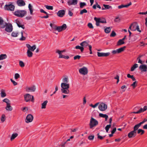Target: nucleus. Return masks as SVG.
<instances>
[{"label":"nucleus","instance_id":"obj_1","mask_svg":"<svg viewBox=\"0 0 147 147\" xmlns=\"http://www.w3.org/2000/svg\"><path fill=\"white\" fill-rule=\"evenodd\" d=\"M139 127L136 125L134 127V130L131 131L128 134V136L129 138L135 137L137 134V131Z\"/></svg>","mask_w":147,"mask_h":147},{"label":"nucleus","instance_id":"obj_2","mask_svg":"<svg viewBox=\"0 0 147 147\" xmlns=\"http://www.w3.org/2000/svg\"><path fill=\"white\" fill-rule=\"evenodd\" d=\"M5 27V30L8 32H11L13 30V26L12 24L10 23H6L4 25H3L1 28H4Z\"/></svg>","mask_w":147,"mask_h":147},{"label":"nucleus","instance_id":"obj_3","mask_svg":"<svg viewBox=\"0 0 147 147\" xmlns=\"http://www.w3.org/2000/svg\"><path fill=\"white\" fill-rule=\"evenodd\" d=\"M27 12L24 10H18L16 11L14 13V14L18 17L22 18L26 15Z\"/></svg>","mask_w":147,"mask_h":147},{"label":"nucleus","instance_id":"obj_4","mask_svg":"<svg viewBox=\"0 0 147 147\" xmlns=\"http://www.w3.org/2000/svg\"><path fill=\"white\" fill-rule=\"evenodd\" d=\"M4 9L6 10L13 11L15 9V6L12 4V3L10 2L8 4H6L4 7Z\"/></svg>","mask_w":147,"mask_h":147},{"label":"nucleus","instance_id":"obj_5","mask_svg":"<svg viewBox=\"0 0 147 147\" xmlns=\"http://www.w3.org/2000/svg\"><path fill=\"white\" fill-rule=\"evenodd\" d=\"M98 122L97 120L92 117L91 118L89 123L90 128L92 129L93 127H95L98 125Z\"/></svg>","mask_w":147,"mask_h":147},{"label":"nucleus","instance_id":"obj_6","mask_svg":"<svg viewBox=\"0 0 147 147\" xmlns=\"http://www.w3.org/2000/svg\"><path fill=\"white\" fill-rule=\"evenodd\" d=\"M94 20L96 22V25L97 26H100V23H106V20L104 18H100L95 17Z\"/></svg>","mask_w":147,"mask_h":147},{"label":"nucleus","instance_id":"obj_7","mask_svg":"<svg viewBox=\"0 0 147 147\" xmlns=\"http://www.w3.org/2000/svg\"><path fill=\"white\" fill-rule=\"evenodd\" d=\"M132 31H135L137 30L140 32H141V30H140L139 26L137 22H135L132 23Z\"/></svg>","mask_w":147,"mask_h":147},{"label":"nucleus","instance_id":"obj_8","mask_svg":"<svg viewBox=\"0 0 147 147\" xmlns=\"http://www.w3.org/2000/svg\"><path fill=\"white\" fill-rule=\"evenodd\" d=\"M79 71L80 74L83 75H86L88 74V69L87 67L84 66L80 68L79 70Z\"/></svg>","mask_w":147,"mask_h":147},{"label":"nucleus","instance_id":"obj_9","mask_svg":"<svg viewBox=\"0 0 147 147\" xmlns=\"http://www.w3.org/2000/svg\"><path fill=\"white\" fill-rule=\"evenodd\" d=\"M107 108V106L106 104L102 103L99 105L98 106V109L101 111H105Z\"/></svg>","mask_w":147,"mask_h":147},{"label":"nucleus","instance_id":"obj_10","mask_svg":"<svg viewBox=\"0 0 147 147\" xmlns=\"http://www.w3.org/2000/svg\"><path fill=\"white\" fill-rule=\"evenodd\" d=\"M33 119V116L31 114H29L26 116V122L28 123L31 122L32 121Z\"/></svg>","mask_w":147,"mask_h":147},{"label":"nucleus","instance_id":"obj_11","mask_svg":"<svg viewBox=\"0 0 147 147\" xmlns=\"http://www.w3.org/2000/svg\"><path fill=\"white\" fill-rule=\"evenodd\" d=\"M66 28V25L65 24H64L61 26H57L56 30L58 32H60L62 30H65Z\"/></svg>","mask_w":147,"mask_h":147},{"label":"nucleus","instance_id":"obj_12","mask_svg":"<svg viewBox=\"0 0 147 147\" xmlns=\"http://www.w3.org/2000/svg\"><path fill=\"white\" fill-rule=\"evenodd\" d=\"M26 46L28 48V50H29L32 51H33L36 48V46L34 45L32 46H31L29 44H26Z\"/></svg>","mask_w":147,"mask_h":147},{"label":"nucleus","instance_id":"obj_13","mask_svg":"<svg viewBox=\"0 0 147 147\" xmlns=\"http://www.w3.org/2000/svg\"><path fill=\"white\" fill-rule=\"evenodd\" d=\"M139 69L142 72H146L147 71V66L145 64L141 65L140 66Z\"/></svg>","mask_w":147,"mask_h":147},{"label":"nucleus","instance_id":"obj_14","mask_svg":"<svg viewBox=\"0 0 147 147\" xmlns=\"http://www.w3.org/2000/svg\"><path fill=\"white\" fill-rule=\"evenodd\" d=\"M78 2L77 0H69L67 3L69 6H70L71 5H76L77 4Z\"/></svg>","mask_w":147,"mask_h":147},{"label":"nucleus","instance_id":"obj_15","mask_svg":"<svg viewBox=\"0 0 147 147\" xmlns=\"http://www.w3.org/2000/svg\"><path fill=\"white\" fill-rule=\"evenodd\" d=\"M110 54V53L109 52L106 53L97 52V55L99 57H107L109 56Z\"/></svg>","mask_w":147,"mask_h":147},{"label":"nucleus","instance_id":"obj_16","mask_svg":"<svg viewBox=\"0 0 147 147\" xmlns=\"http://www.w3.org/2000/svg\"><path fill=\"white\" fill-rule=\"evenodd\" d=\"M26 89L27 92H34L36 90V87L33 86L30 87H26Z\"/></svg>","mask_w":147,"mask_h":147},{"label":"nucleus","instance_id":"obj_17","mask_svg":"<svg viewBox=\"0 0 147 147\" xmlns=\"http://www.w3.org/2000/svg\"><path fill=\"white\" fill-rule=\"evenodd\" d=\"M61 87L62 88L69 89V84L67 83H62L61 84Z\"/></svg>","mask_w":147,"mask_h":147},{"label":"nucleus","instance_id":"obj_18","mask_svg":"<svg viewBox=\"0 0 147 147\" xmlns=\"http://www.w3.org/2000/svg\"><path fill=\"white\" fill-rule=\"evenodd\" d=\"M65 11L63 10H62L59 11L57 13V15L60 17H62L65 15Z\"/></svg>","mask_w":147,"mask_h":147},{"label":"nucleus","instance_id":"obj_19","mask_svg":"<svg viewBox=\"0 0 147 147\" xmlns=\"http://www.w3.org/2000/svg\"><path fill=\"white\" fill-rule=\"evenodd\" d=\"M89 41H85L82 42L80 44V45L83 47L84 48L86 47L87 46H88L89 45Z\"/></svg>","mask_w":147,"mask_h":147},{"label":"nucleus","instance_id":"obj_20","mask_svg":"<svg viewBox=\"0 0 147 147\" xmlns=\"http://www.w3.org/2000/svg\"><path fill=\"white\" fill-rule=\"evenodd\" d=\"M17 3L18 5L20 6H22L25 5V3L23 0H18Z\"/></svg>","mask_w":147,"mask_h":147},{"label":"nucleus","instance_id":"obj_21","mask_svg":"<svg viewBox=\"0 0 147 147\" xmlns=\"http://www.w3.org/2000/svg\"><path fill=\"white\" fill-rule=\"evenodd\" d=\"M31 96L29 94H27L24 96L25 101L27 102L30 101L31 99Z\"/></svg>","mask_w":147,"mask_h":147},{"label":"nucleus","instance_id":"obj_22","mask_svg":"<svg viewBox=\"0 0 147 147\" xmlns=\"http://www.w3.org/2000/svg\"><path fill=\"white\" fill-rule=\"evenodd\" d=\"M19 28H21L23 29L25 28V26L24 25L22 24L18 20H15Z\"/></svg>","mask_w":147,"mask_h":147},{"label":"nucleus","instance_id":"obj_23","mask_svg":"<svg viewBox=\"0 0 147 147\" xmlns=\"http://www.w3.org/2000/svg\"><path fill=\"white\" fill-rule=\"evenodd\" d=\"M99 116L101 117L105 118V121H106L108 118V116L106 114H104L101 113H100Z\"/></svg>","mask_w":147,"mask_h":147},{"label":"nucleus","instance_id":"obj_24","mask_svg":"<svg viewBox=\"0 0 147 147\" xmlns=\"http://www.w3.org/2000/svg\"><path fill=\"white\" fill-rule=\"evenodd\" d=\"M10 103L7 104L6 107H5L7 111H11L12 110L13 108L10 105Z\"/></svg>","mask_w":147,"mask_h":147},{"label":"nucleus","instance_id":"obj_25","mask_svg":"<svg viewBox=\"0 0 147 147\" xmlns=\"http://www.w3.org/2000/svg\"><path fill=\"white\" fill-rule=\"evenodd\" d=\"M61 91L62 93L65 94H68L69 92V91L68 89H65L61 88Z\"/></svg>","mask_w":147,"mask_h":147},{"label":"nucleus","instance_id":"obj_26","mask_svg":"<svg viewBox=\"0 0 147 147\" xmlns=\"http://www.w3.org/2000/svg\"><path fill=\"white\" fill-rule=\"evenodd\" d=\"M7 56L6 54H2L0 55V60L7 58Z\"/></svg>","mask_w":147,"mask_h":147},{"label":"nucleus","instance_id":"obj_27","mask_svg":"<svg viewBox=\"0 0 147 147\" xmlns=\"http://www.w3.org/2000/svg\"><path fill=\"white\" fill-rule=\"evenodd\" d=\"M1 96L2 98H4L6 96V94L4 90L2 89L1 90V92L0 93Z\"/></svg>","mask_w":147,"mask_h":147},{"label":"nucleus","instance_id":"obj_28","mask_svg":"<svg viewBox=\"0 0 147 147\" xmlns=\"http://www.w3.org/2000/svg\"><path fill=\"white\" fill-rule=\"evenodd\" d=\"M126 48L125 46H124L123 47H121L119 49H117V52L118 53H119L123 51Z\"/></svg>","mask_w":147,"mask_h":147},{"label":"nucleus","instance_id":"obj_29","mask_svg":"<svg viewBox=\"0 0 147 147\" xmlns=\"http://www.w3.org/2000/svg\"><path fill=\"white\" fill-rule=\"evenodd\" d=\"M146 121H147V119H144L142 121L140 122L139 123L136 124V125L139 128L142 124H143Z\"/></svg>","mask_w":147,"mask_h":147},{"label":"nucleus","instance_id":"obj_30","mask_svg":"<svg viewBox=\"0 0 147 147\" xmlns=\"http://www.w3.org/2000/svg\"><path fill=\"white\" fill-rule=\"evenodd\" d=\"M137 130V133L138 134H140L141 135H142L145 132V131L141 129H138Z\"/></svg>","mask_w":147,"mask_h":147},{"label":"nucleus","instance_id":"obj_31","mask_svg":"<svg viewBox=\"0 0 147 147\" xmlns=\"http://www.w3.org/2000/svg\"><path fill=\"white\" fill-rule=\"evenodd\" d=\"M6 23V22H4L2 18L0 17V25H1V28L2 26H3V25H4L5 23Z\"/></svg>","mask_w":147,"mask_h":147},{"label":"nucleus","instance_id":"obj_32","mask_svg":"<svg viewBox=\"0 0 147 147\" xmlns=\"http://www.w3.org/2000/svg\"><path fill=\"white\" fill-rule=\"evenodd\" d=\"M125 43L122 40L120 39L118 41L117 43V46H119L122 45L124 44Z\"/></svg>","mask_w":147,"mask_h":147},{"label":"nucleus","instance_id":"obj_33","mask_svg":"<svg viewBox=\"0 0 147 147\" xmlns=\"http://www.w3.org/2000/svg\"><path fill=\"white\" fill-rule=\"evenodd\" d=\"M28 8L30 11V14L31 15H32L33 14V9H32L33 7L30 4H29L28 5Z\"/></svg>","mask_w":147,"mask_h":147},{"label":"nucleus","instance_id":"obj_34","mask_svg":"<svg viewBox=\"0 0 147 147\" xmlns=\"http://www.w3.org/2000/svg\"><path fill=\"white\" fill-rule=\"evenodd\" d=\"M27 54L28 56L29 57H32L33 55V53L32 52V51H31L29 50H27Z\"/></svg>","mask_w":147,"mask_h":147},{"label":"nucleus","instance_id":"obj_35","mask_svg":"<svg viewBox=\"0 0 147 147\" xmlns=\"http://www.w3.org/2000/svg\"><path fill=\"white\" fill-rule=\"evenodd\" d=\"M18 136V134L17 133H14L13 134L11 137V140L12 141L13 140H14L16 137Z\"/></svg>","mask_w":147,"mask_h":147},{"label":"nucleus","instance_id":"obj_36","mask_svg":"<svg viewBox=\"0 0 147 147\" xmlns=\"http://www.w3.org/2000/svg\"><path fill=\"white\" fill-rule=\"evenodd\" d=\"M48 102V101L47 100H46L43 103H42V107L41 108L42 109H45L46 107V106L47 105V103Z\"/></svg>","mask_w":147,"mask_h":147},{"label":"nucleus","instance_id":"obj_37","mask_svg":"<svg viewBox=\"0 0 147 147\" xmlns=\"http://www.w3.org/2000/svg\"><path fill=\"white\" fill-rule=\"evenodd\" d=\"M111 29V28L110 27H107L105 29V32L106 33H109L110 32Z\"/></svg>","mask_w":147,"mask_h":147},{"label":"nucleus","instance_id":"obj_38","mask_svg":"<svg viewBox=\"0 0 147 147\" xmlns=\"http://www.w3.org/2000/svg\"><path fill=\"white\" fill-rule=\"evenodd\" d=\"M138 67V65L137 64H135L131 68V71H134L135 69Z\"/></svg>","mask_w":147,"mask_h":147},{"label":"nucleus","instance_id":"obj_39","mask_svg":"<svg viewBox=\"0 0 147 147\" xmlns=\"http://www.w3.org/2000/svg\"><path fill=\"white\" fill-rule=\"evenodd\" d=\"M75 48L76 49H80L81 50V51L82 52L84 50V48L83 47H82V46H76L75 47Z\"/></svg>","mask_w":147,"mask_h":147},{"label":"nucleus","instance_id":"obj_40","mask_svg":"<svg viewBox=\"0 0 147 147\" xmlns=\"http://www.w3.org/2000/svg\"><path fill=\"white\" fill-rule=\"evenodd\" d=\"M63 83H67L69 82V79L67 77H65L62 79Z\"/></svg>","mask_w":147,"mask_h":147},{"label":"nucleus","instance_id":"obj_41","mask_svg":"<svg viewBox=\"0 0 147 147\" xmlns=\"http://www.w3.org/2000/svg\"><path fill=\"white\" fill-rule=\"evenodd\" d=\"M144 111L143 110V109L142 108H141L137 112H134L132 113L135 114H138L140 113L143 112Z\"/></svg>","mask_w":147,"mask_h":147},{"label":"nucleus","instance_id":"obj_42","mask_svg":"<svg viewBox=\"0 0 147 147\" xmlns=\"http://www.w3.org/2000/svg\"><path fill=\"white\" fill-rule=\"evenodd\" d=\"M86 5V3L85 2H81L80 3V7L81 8H82Z\"/></svg>","mask_w":147,"mask_h":147},{"label":"nucleus","instance_id":"obj_43","mask_svg":"<svg viewBox=\"0 0 147 147\" xmlns=\"http://www.w3.org/2000/svg\"><path fill=\"white\" fill-rule=\"evenodd\" d=\"M87 11L85 9H84L80 11V14L82 15L84 13H87Z\"/></svg>","mask_w":147,"mask_h":147},{"label":"nucleus","instance_id":"obj_44","mask_svg":"<svg viewBox=\"0 0 147 147\" xmlns=\"http://www.w3.org/2000/svg\"><path fill=\"white\" fill-rule=\"evenodd\" d=\"M18 33L16 32H13L11 33L12 36L14 37H16L18 36Z\"/></svg>","mask_w":147,"mask_h":147},{"label":"nucleus","instance_id":"obj_45","mask_svg":"<svg viewBox=\"0 0 147 147\" xmlns=\"http://www.w3.org/2000/svg\"><path fill=\"white\" fill-rule=\"evenodd\" d=\"M45 7L48 9L51 10L53 9V7L52 6L45 5Z\"/></svg>","mask_w":147,"mask_h":147},{"label":"nucleus","instance_id":"obj_46","mask_svg":"<svg viewBox=\"0 0 147 147\" xmlns=\"http://www.w3.org/2000/svg\"><path fill=\"white\" fill-rule=\"evenodd\" d=\"M103 6L106 9H109L110 8H112V7L109 5L103 4Z\"/></svg>","mask_w":147,"mask_h":147},{"label":"nucleus","instance_id":"obj_47","mask_svg":"<svg viewBox=\"0 0 147 147\" xmlns=\"http://www.w3.org/2000/svg\"><path fill=\"white\" fill-rule=\"evenodd\" d=\"M3 102H5L6 103V104H8L10 103V101L7 98H5L3 100Z\"/></svg>","mask_w":147,"mask_h":147},{"label":"nucleus","instance_id":"obj_48","mask_svg":"<svg viewBox=\"0 0 147 147\" xmlns=\"http://www.w3.org/2000/svg\"><path fill=\"white\" fill-rule=\"evenodd\" d=\"M111 124L107 125L105 127V129L107 132H108L109 128L111 127Z\"/></svg>","mask_w":147,"mask_h":147},{"label":"nucleus","instance_id":"obj_49","mask_svg":"<svg viewBox=\"0 0 147 147\" xmlns=\"http://www.w3.org/2000/svg\"><path fill=\"white\" fill-rule=\"evenodd\" d=\"M5 115L3 114L2 115L1 117V121L2 122H4L5 120Z\"/></svg>","mask_w":147,"mask_h":147},{"label":"nucleus","instance_id":"obj_50","mask_svg":"<svg viewBox=\"0 0 147 147\" xmlns=\"http://www.w3.org/2000/svg\"><path fill=\"white\" fill-rule=\"evenodd\" d=\"M87 26L90 29H93L94 28L92 24L91 23H89L88 24Z\"/></svg>","mask_w":147,"mask_h":147},{"label":"nucleus","instance_id":"obj_51","mask_svg":"<svg viewBox=\"0 0 147 147\" xmlns=\"http://www.w3.org/2000/svg\"><path fill=\"white\" fill-rule=\"evenodd\" d=\"M21 36L22 37L20 38V40H24L25 39V37H24L23 36V32L22 31L21 32Z\"/></svg>","mask_w":147,"mask_h":147},{"label":"nucleus","instance_id":"obj_52","mask_svg":"<svg viewBox=\"0 0 147 147\" xmlns=\"http://www.w3.org/2000/svg\"><path fill=\"white\" fill-rule=\"evenodd\" d=\"M137 83V81H135L131 85V86H132L133 88H134L136 86Z\"/></svg>","mask_w":147,"mask_h":147},{"label":"nucleus","instance_id":"obj_53","mask_svg":"<svg viewBox=\"0 0 147 147\" xmlns=\"http://www.w3.org/2000/svg\"><path fill=\"white\" fill-rule=\"evenodd\" d=\"M94 135H91L88 136V138L89 140H92L94 139Z\"/></svg>","mask_w":147,"mask_h":147},{"label":"nucleus","instance_id":"obj_54","mask_svg":"<svg viewBox=\"0 0 147 147\" xmlns=\"http://www.w3.org/2000/svg\"><path fill=\"white\" fill-rule=\"evenodd\" d=\"M99 103L98 102L95 104L94 105H93L92 104H91L90 105V106L93 108H95L99 105Z\"/></svg>","mask_w":147,"mask_h":147},{"label":"nucleus","instance_id":"obj_55","mask_svg":"<svg viewBox=\"0 0 147 147\" xmlns=\"http://www.w3.org/2000/svg\"><path fill=\"white\" fill-rule=\"evenodd\" d=\"M81 57V56L79 55H77L75 56L74 57V60H76L77 59H79Z\"/></svg>","mask_w":147,"mask_h":147},{"label":"nucleus","instance_id":"obj_56","mask_svg":"<svg viewBox=\"0 0 147 147\" xmlns=\"http://www.w3.org/2000/svg\"><path fill=\"white\" fill-rule=\"evenodd\" d=\"M65 50H64L63 51H60L59 50H57L56 53H58V54H59L60 53H63V52H65Z\"/></svg>","mask_w":147,"mask_h":147},{"label":"nucleus","instance_id":"obj_57","mask_svg":"<svg viewBox=\"0 0 147 147\" xmlns=\"http://www.w3.org/2000/svg\"><path fill=\"white\" fill-rule=\"evenodd\" d=\"M116 35V33L114 32V31H113L111 33V34L110 35V36L111 37H114Z\"/></svg>","mask_w":147,"mask_h":147},{"label":"nucleus","instance_id":"obj_58","mask_svg":"<svg viewBox=\"0 0 147 147\" xmlns=\"http://www.w3.org/2000/svg\"><path fill=\"white\" fill-rule=\"evenodd\" d=\"M19 65L22 67H23L24 66V63L22 61H20L19 62Z\"/></svg>","mask_w":147,"mask_h":147},{"label":"nucleus","instance_id":"obj_59","mask_svg":"<svg viewBox=\"0 0 147 147\" xmlns=\"http://www.w3.org/2000/svg\"><path fill=\"white\" fill-rule=\"evenodd\" d=\"M20 77V75L18 73H16L15 74V78L16 79H17Z\"/></svg>","mask_w":147,"mask_h":147},{"label":"nucleus","instance_id":"obj_60","mask_svg":"<svg viewBox=\"0 0 147 147\" xmlns=\"http://www.w3.org/2000/svg\"><path fill=\"white\" fill-rule=\"evenodd\" d=\"M97 138L100 140H102L103 139V137L100 136L99 134V133H98L97 134Z\"/></svg>","mask_w":147,"mask_h":147},{"label":"nucleus","instance_id":"obj_61","mask_svg":"<svg viewBox=\"0 0 147 147\" xmlns=\"http://www.w3.org/2000/svg\"><path fill=\"white\" fill-rule=\"evenodd\" d=\"M11 81L13 83L14 86H16L17 84V83L13 80L12 79H10Z\"/></svg>","mask_w":147,"mask_h":147},{"label":"nucleus","instance_id":"obj_62","mask_svg":"<svg viewBox=\"0 0 147 147\" xmlns=\"http://www.w3.org/2000/svg\"><path fill=\"white\" fill-rule=\"evenodd\" d=\"M120 21V19L119 18V17H117L115 18V22H119Z\"/></svg>","mask_w":147,"mask_h":147},{"label":"nucleus","instance_id":"obj_63","mask_svg":"<svg viewBox=\"0 0 147 147\" xmlns=\"http://www.w3.org/2000/svg\"><path fill=\"white\" fill-rule=\"evenodd\" d=\"M137 59L138 61V63H140L141 64H143L142 61V60H141L139 58H137Z\"/></svg>","mask_w":147,"mask_h":147},{"label":"nucleus","instance_id":"obj_64","mask_svg":"<svg viewBox=\"0 0 147 147\" xmlns=\"http://www.w3.org/2000/svg\"><path fill=\"white\" fill-rule=\"evenodd\" d=\"M67 143V142H62L61 143V147H65V144Z\"/></svg>","mask_w":147,"mask_h":147}]
</instances>
